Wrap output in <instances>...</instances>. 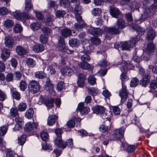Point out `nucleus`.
<instances>
[{
  "mask_svg": "<svg viewBox=\"0 0 157 157\" xmlns=\"http://www.w3.org/2000/svg\"><path fill=\"white\" fill-rule=\"evenodd\" d=\"M13 15L16 19L18 20L28 19L29 17V14L28 13H21L19 11H16L14 12Z\"/></svg>",
  "mask_w": 157,
  "mask_h": 157,
  "instance_id": "obj_7",
  "label": "nucleus"
},
{
  "mask_svg": "<svg viewBox=\"0 0 157 157\" xmlns=\"http://www.w3.org/2000/svg\"><path fill=\"white\" fill-rule=\"evenodd\" d=\"M41 30L42 33L46 36H49L52 33V30L47 27L43 28Z\"/></svg>",
  "mask_w": 157,
  "mask_h": 157,
  "instance_id": "obj_31",
  "label": "nucleus"
},
{
  "mask_svg": "<svg viewBox=\"0 0 157 157\" xmlns=\"http://www.w3.org/2000/svg\"><path fill=\"white\" fill-rule=\"evenodd\" d=\"M7 128L6 126L0 127V136H4L7 132Z\"/></svg>",
  "mask_w": 157,
  "mask_h": 157,
  "instance_id": "obj_55",
  "label": "nucleus"
},
{
  "mask_svg": "<svg viewBox=\"0 0 157 157\" xmlns=\"http://www.w3.org/2000/svg\"><path fill=\"white\" fill-rule=\"evenodd\" d=\"M11 95L13 98L17 100H19L21 98V94L17 91L13 90L11 91Z\"/></svg>",
  "mask_w": 157,
  "mask_h": 157,
  "instance_id": "obj_37",
  "label": "nucleus"
},
{
  "mask_svg": "<svg viewBox=\"0 0 157 157\" xmlns=\"http://www.w3.org/2000/svg\"><path fill=\"white\" fill-rule=\"evenodd\" d=\"M88 81L90 85H93L96 83V78L94 75H91L88 78Z\"/></svg>",
  "mask_w": 157,
  "mask_h": 157,
  "instance_id": "obj_40",
  "label": "nucleus"
},
{
  "mask_svg": "<svg viewBox=\"0 0 157 157\" xmlns=\"http://www.w3.org/2000/svg\"><path fill=\"white\" fill-rule=\"evenodd\" d=\"M18 111V109L16 108H12L10 109V116L13 118L18 116L19 115Z\"/></svg>",
  "mask_w": 157,
  "mask_h": 157,
  "instance_id": "obj_34",
  "label": "nucleus"
},
{
  "mask_svg": "<svg viewBox=\"0 0 157 157\" xmlns=\"http://www.w3.org/2000/svg\"><path fill=\"white\" fill-rule=\"evenodd\" d=\"M33 9V5L31 0H25V9L26 11Z\"/></svg>",
  "mask_w": 157,
  "mask_h": 157,
  "instance_id": "obj_33",
  "label": "nucleus"
},
{
  "mask_svg": "<svg viewBox=\"0 0 157 157\" xmlns=\"http://www.w3.org/2000/svg\"><path fill=\"white\" fill-rule=\"evenodd\" d=\"M55 66L53 65H49L48 67L47 70L49 71L50 72L51 74H54L56 73V71L55 69Z\"/></svg>",
  "mask_w": 157,
  "mask_h": 157,
  "instance_id": "obj_60",
  "label": "nucleus"
},
{
  "mask_svg": "<svg viewBox=\"0 0 157 157\" xmlns=\"http://www.w3.org/2000/svg\"><path fill=\"white\" fill-rule=\"evenodd\" d=\"M44 46L42 44H36L33 47V50L36 53L41 52L44 50Z\"/></svg>",
  "mask_w": 157,
  "mask_h": 157,
  "instance_id": "obj_23",
  "label": "nucleus"
},
{
  "mask_svg": "<svg viewBox=\"0 0 157 157\" xmlns=\"http://www.w3.org/2000/svg\"><path fill=\"white\" fill-rule=\"evenodd\" d=\"M66 14V12L63 10H57L56 12V17L58 18L63 17Z\"/></svg>",
  "mask_w": 157,
  "mask_h": 157,
  "instance_id": "obj_53",
  "label": "nucleus"
},
{
  "mask_svg": "<svg viewBox=\"0 0 157 157\" xmlns=\"http://www.w3.org/2000/svg\"><path fill=\"white\" fill-rule=\"evenodd\" d=\"M70 45L72 47H77L79 45V40L76 38L71 39L69 42Z\"/></svg>",
  "mask_w": 157,
  "mask_h": 157,
  "instance_id": "obj_30",
  "label": "nucleus"
},
{
  "mask_svg": "<svg viewBox=\"0 0 157 157\" xmlns=\"http://www.w3.org/2000/svg\"><path fill=\"white\" fill-rule=\"evenodd\" d=\"M4 44L6 47L11 48L14 45V40L13 38L10 36L6 37L5 39Z\"/></svg>",
  "mask_w": 157,
  "mask_h": 157,
  "instance_id": "obj_17",
  "label": "nucleus"
},
{
  "mask_svg": "<svg viewBox=\"0 0 157 157\" xmlns=\"http://www.w3.org/2000/svg\"><path fill=\"white\" fill-rule=\"evenodd\" d=\"M121 70L122 72V73L121 75V79L122 81V83H124V82L128 80L129 79L127 75V73L124 72L125 71L124 67L122 66L121 68Z\"/></svg>",
  "mask_w": 157,
  "mask_h": 157,
  "instance_id": "obj_24",
  "label": "nucleus"
},
{
  "mask_svg": "<svg viewBox=\"0 0 157 157\" xmlns=\"http://www.w3.org/2000/svg\"><path fill=\"white\" fill-rule=\"evenodd\" d=\"M36 128V126L34 123L29 122L25 125V131L27 132L31 131Z\"/></svg>",
  "mask_w": 157,
  "mask_h": 157,
  "instance_id": "obj_22",
  "label": "nucleus"
},
{
  "mask_svg": "<svg viewBox=\"0 0 157 157\" xmlns=\"http://www.w3.org/2000/svg\"><path fill=\"white\" fill-rule=\"evenodd\" d=\"M58 45L57 48L59 51L63 52L66 50V47L65 45L64 39L61 36H60L58 39Z\"/></svg>",
  "mask_w": 157,
  "mask_h": 157,
  "instance_id": "obj_12",
  "label": "nucleus"
},
{
  "mask_svg": "<svg viewBox=\"0 0 157 157\" xmlns=\"http://www.w3.org/2000/svg\"><path fill=\"white\" fill-rule=\"evenodd\" d=\"M27 84L26 82L24 80H21L19 84L20 89L22 91H24L27 88Z\"/></svg>",
  "mask_w": 157,
  "mask_h": 157,
  "instance_id": "obj_44",
  "label": "nucleus"
},
{
  "mask_svg": "<svg viewBox=\"0 0 157 157\" xmlns=\"http://www.w3.org/2000/svg\"><path fill=\"white\" fill-rule=\"evenodd\" d=\"M73 12L75 15L81 14L82 12L81 6L78 4L76 5L75 7Z\"/></svg>",
  "mask_w": 157,
  "mask_h": 157,
  "instance_id": "obj_41",
  "label": "nucleus"
},
{
  "mask_svg": "<svg viewBox=\"0 0 157 157\" xmlns=\"http://www.w3.org/2000/svg\"><path fill=\"white\" fill-rule=\"evenodd\" d=\"M87 91L88 94L94 97L97 95L98 93V89L96 88H87Z\"/></svg>",
  "mask_w": 157,
  "mask_h": 157,
  "instance_id": "obj_29",
  "label": "nucleus"
},
{
  "mask_svg": "<svg viewBox=\"0 0 157 157\" xmlns=\"http://www.w3.org/2000/svg\"><path fill=\"white\" fill-rule=\"evenodd\" d=\"M10 50L8 49H4L2 52L1 58L3 60L5 61L10 56Z\"/></svg>",
  "mask_w": 157,
  "mask_h": 157,
  "instance_id": "obj_26",
  "label": "nucleus"
},
{
  "mask_svg": "<svg viewBox=\"0 0 157 157\" xmlns=\"http://www.w3.org/2000/svg\"><path fill=\"white\" fill-rule=\"evenodd\" d=\"M122 89L119 92V95L121 97V102L124 103L126 101L129 93L124 83H122Z\"/></svg>",
  "mask_w": 157,
  "mask_h": 157,
  "instance_id": "obj_5",
  "label": "nucleus"
},
{
  "mask_svg": "<svg viewBox=\"0 0 157 157\" xmlns=\"http://www.w3.org/2000/svg\"><path fill=\"white\" fill-rule=\"evenodd\" d=\"M28 88L31 93L35 94L39 91L40 85L39 82L35 80H31L29 84Z\"/></svg>",
  "mask_w": 157,
  "mask_h": 157,
  "instance_id": "obj_4",
  "label": "nucleus"
},
{
  "mask_svg": "<svg viewBox=\"0 0 157 157\" xmlns=\"http://www.w3.org/2000/svg\"><path fill=\"white\" fill-rule=\"evenodd\" d=\"M26 63L28 66L32 68L35 67L36 64V61L31 58H27Z\"/></svg>",
  "mask_w": 157,
  "mask_h": 157,
  "instance_id": "obj_32",
  "label": "nucleus"
},
{
  "mask_svg": "<svg viewBox=\"0 0 157 157\" xmlns=\"http://www.w3.org/2000/svg\"><path fill=\"white\" fill-rule=\"evenodd\" d=\"M101 13V9L98 8H94L92 10V13L95 16L99 15Z\"/></svg>",
  "mask_w": 157,
  "mask_h": 157,
  "instance_id": "obj_51",
  "label": "nucleus"
},
{
  "mask_svg": "<svg viewBox=\"0 0 157 157\" xmlns=\"http://www.w3.org/2000/svg\"><path fill=\"white\" fill-rule=\"evenodd\" d=\"M61 72L63 75L71 76L73 74V71L70 67H65L61 69Z\"/></svg>",
  "mask_w": 157,
  "mask_h": 157,
  "instance_id": "obj_13",
  "label": "nucleus"
},
{
  "mask_svg": "<svg viewBox=\"0 0 157 157\" xmlns=\"http://www.w3.org/2000/svg\"><path fill=\"white\" fill-rule=\"evenodd\" d=\"M149 88L151 90H149L150 92H152V90H155L157 88V82L155 80L151 81L150 83Z\"/></svg>",
  "mask_w": 157,
  "mask_h": 157,
  "instance_id": "obj_38",
  "label": "nucleus"
},
{
  "mask_svg": "<svg viewBox=\"0 0 157 157\" xmlns=\"http://www.w3.org/2000/svg\"><path fill=\"white\" fill-rule=\"evenodd\" d=\"M77 109L82 115H86L90 111V109L89 107L84 106V103L83 102L79 104Z\"/></svg>",
  "mask_w": 157,
  "mask_h": 157,
  "instance_id": "obj_10",
  "label": "nucleus"
},
{
  "mask_svg": "<svg viewBox=\"0 0 157 157\" xmlns=\"http://www.w3.org/2000/svg\"><path fill=\"white\" fill-rule=\"evenodd\" d=\"M16 51L18 55L21 56H23L28 53L27 49L20 45L16 47Z\"/></svg>",
  "mask_w": 157,
  "mask_h": 157,
  "instance_id": "obj_19",
  "label": "nucleus"
},
{
  "mask_svg": "<svg viewBox=\"0 0 157 157\" xmlns=\"http://www.w3.org/2000/svg\"><path fill=\"white\" fill-rule=\"evenodd\" d=\"M62 151L59 150L57 149H55L52 153V155L54 156V155H55L56 156L55 157H58L61 154Z\"/></svg>",
  "mask_w": 157,
  "mask_h": 157,
  "instance_id": "obj_62",
  "label": "nucleus"
},
{
  "mask_svg": "<svg viewBox=\"0 0 157 157\" xmlns=\"http://www.w3.org/2000/svg\"><path fill=\"white\" fill-rule=\"evenodd\" d=\"M54 142L57 147L62 149L66 147V142L62 140V137H56L55 140Z\"/></svg>",
  "mask_w": 157,
  "mask_h": 157,
  "instance_id": "obj_11",
  "label": "nucleus"
},
{
  "mask_svg": "<svg viewBox=\"0 0 157 157\" xmlns=\"http://www.w3.org/2000/svg\"><path fill=\"white\" fill-rule=\"evenodd\" d=\"M31 29L34 31L37 30L40 28V25L38 23L35 22L31 24L30 25Z\"/></svg>",
  "mask_w": 157,
  "mask_h": 157,
  "instance_id": "obj_45",
  "label": "nucleus"
},
{
  "mask_svg": "<svg viewBox=\"0 0 157 157\" xmlns=\"http://www.w3.org/2000/svg\"><path fill=\"white\" fill-rule=\"evenodd\" d=\"M27 106V105L25 103L21 102L19 104L17 109L20 111L23 112L26 110Z\"/></svg>",
  "mask_w": 157,
  "mask_h": 157,
  "instance_id": "obj_39",
  "label": "nucleus"
},
{
  "mask_svg": "<svg viewBox=\"0 0 157 157\" xmlns=\"http://www.w3.org/2000/svg\"><path fill=\"white\" fill-rule=\"evenodd\" d=\"M86 76L82 74L79 73L78 75L77 84L80 87H83L85 86Z\"/></svg>",
  "mask_w": 157,
  "mask_h": 157,
  "instance_id": "obj_8",
  "label": "nucleus"
},
{
  "mask_svg": "<svg viewBox=\"0 0 157 157\" xmlns=\"http://www.w3.org/2000/svg\"><path fill=\"white\" fill-rule=\"evenodd\" d=\"M13 24L14 23L12 20L8 19L4 21V25L6 27L10 28L12 27Z\"/></svg>",
  "mask_w": 157,
  "mask_h": 157,
  "instance_id": "obj_43",
  "label": "nucleus"
},
{
  "mask_svg": "<svg viewBox=\"0 0 157 157\" xmlns=\"http://www.w3.org/2000/svg\"><path fill=\"white\" fill-rule=\"evenodd\" d=\"M92 43L96 45H98L101 43L100 39L97 37H93L90 39Z\"/></svg>",
  "mask_w": 157,
  "mask_h": 157,
  "instance_id": "obj_46",
  "label": "nucleus"
},
{
  "mask_svg": "<svg viewBox=\"0 0 157 157\" xmlns=\"http://www.w3.org/2000/svg\"><path fill=\"white\" fill-rule=\"evenodd\" d=\"M136 148V147L135 145H130L127 147V151L129 153L134 152Z\"/></svg>",
  "mask_w": 157,
  "mask_h": 157,
  "instance_id": "obj_58",
  "label": "nucleus"
},
{
  "mask_svg": "<svg viewBox=\"0 0 157 157\" xmlns=\"http://www.w3.org/2000/svg\"><path fill=\"white\" fill-rule=\"evenodd\" d=\"M46 74L43 71H38L34 73L35 77L38 79H43L44 78H46Z\"/></svg>",
  "mask_w": 157,
  "mask_h": 157,
  "instance_id": "obj_27",
  "label": "nucleus"
},
{
  "mask_svg": "<svg viewBox=\"0 0 157 157\" xmlns=\"http://www.w3.org/2000/svg\"><path fill=\"white\" fill-rule=\"evenodd\" d=\"M125 131L123 127L114 130L113 133L110 135L109 139L111 140H119L122 138Z\"/></svg>",
  "mask_w": 157,
  "mask_h": 157,
  "instance_id": "obj_2",
  "label": "nucleus"
},
{
  "mask_svg": "<svg viewBox=\"0 0 157 157\" xmlns=\"http://www.w3.org/2000/svg\"><path fill=\"white\" fill-rule=\"evenodd\" d=\"M139 83V80L136 78H133L130 82V86L131 87L136 86Z\"/></svg>",
  "mask_w": 157,
  "mask_h": 157,
  "instance_id": "obj_42",
  "label": "nucleus"
},
{
  "mask_svg": "<svg viewBox=\"0 0 157 157\" xmlns=\"http://www.w3.org/2000/svg\"><path fill=\"white\" fill-rule=\"evenodd\" d=\"M60 5L64 6L65 7H68L70 6V2L69 0H60Z\"/></svg>",
  "mask_w": 157,
  "mask_h": 157,
  "instance_id": "obj_48",
  "label": "nucleus"
},
{
  "mask_svg": "<svg viewBox=\"0 0 157 157\" xmlns=\"http://www.w3.org/2000/svg\"><path fill=\"white\" fill-rule=\"evenodd\" d=\"M40 136L41 139L45 141H46L48 139V134L46 132H42L40 134Z\"/></svg>",
  "mask_w": 157,
  "mask_h": 157,
  "instance_id": "obj_52",
  "label": "nucleus"
},
{
  "mask_svg": "<svg viewBox=\"0 0 157 157\" xmlns=\"http://www.w3.org/2000/svg\"><path fill=\"white\" fill-rule=\"evenodd\" d=\"M14 31L16 33H19L22 31V28L21 26L18 24H16L13 28Z\"/></svg>",
  "mask_w": 157,
  "mask_h": 157,
  "instance_id": "obj_50",
  "label": "nucleus"
},
{
  "mask_svg": "<svg viewBox=\"0 0 157 157\" xmlns=\"http://www.w3.org/2000/svg\"><path fill=\"white\" fill-rule=\"evenodd\" d=\"M34 114V110L33 109L29 108L25 112V117L28 119H31L33 117Z\"/></svg>",
  "mask_w": 157,
  "mask_h": 157,
  "instance_id": "obj_36",
  "label": "nucleus"
},
{
  "mask_svg": "<svg viewBox=\"0 0 157 157\" xmlns=\"http://www.w3.org/2000/svg\"><path fill=\"white\" fill-rule=\"evenodd\" d=\"M100 130L102 132H105L109 131L108 127L104 124H102L99 128Z\"/></svg>",
  "mask_w": 157,
  "mask_h": 157,
  "instance_id": "obj_61",
  "label": "nucleus"
},
{
  "mask_svg": "<svg viewBox=\"0 0 157 157\" xmlns=\"http://www.w3.org/2000/svg\"><path fill=\"white\" fill-rule=\"evenodd\" d=\"M13 75L12 73L10 72L8 73L5 77V79L7 82L13 81Z\"/></svg>",
  "mask_w": 157,
  "mask_h": 157,
  "instance_id": "obj_54",
  "label": "nucleus"
},
{
  "mask_svg": "<svg viewBox=\"0 0 157 157\" xmlns=\"http://www.w3.org/2000/svg\"><path fill=\"white\" fill-rule=\"evenodd\" d=\"M54 101V99L53 98L50 97L45 100L44 103L47 106L52 107Z\"/></svg>",
  "mask_w": 157,
  "mask_h": 157,
  "instance_id": "obj_35",
  "label": "nucleus"
},
{
  "mask_svg": "<svg viewBox=\"0 0 157 157\" xmlns=\"http://www.w3.org/2000/svg\"><path fill=\"white\" fill-rule=\"evenodd\" d=\"M8 12V10L5 7L0 8V14L2 15H6Z\"/></svg>",
  "mask_w": 157,
  "mask_h": 157,
  "instance_id": "obj_63",
  "label": "nucleus"
},
{
  "mask_svg": "<svg viewBox=\"0 0 157 157\" xmlns=\"http://www.w3.org/2000/svg\"><path fill=\"white\" fill-rule=\"evenodd\" d=\"M6 98L7 96L6 93L0 89V101H3Z\"/></svg>",
  "mask_w": 157,
  "mask_h": 157,
  "instance_id": "obj_57",
  "label": "nucleus"
},
{
  "mask_svg": "<svg viewBox=\"0 0 157 157\" xmlns=\"http://www.w3.org/2000/svg\"><path fill=\"white\" fill-rule=\"evenodd\" d=\"M27 135L25 134H22L20 137L17 139L18 143L20 145L23 146L26 140Z\"/></svg>",
  "mask_w": 157,
  "mask_h": 157,
  "instance_id": "obj_28",
  "label": "nucleus"
},
{
  "mask_svg": "<svg viewBox=\"0 0 157 157\" xmlns=\"http://www.w3.org/2000/svg\"><path fill=\"white\" fill-rule=\"evenodd\" d=\"M112 110L115 115H118L120 114L121 110L118 106H112Z\"/></svg>",
  "mask_w": 157,
  "mask_h": 157,
  "instance_id": "obj_47",
  "label": "nucleus"
},
{
  "mask_svg": "<svg viewBox=\"0 0 157 157\" xmlns=\"http://www.w3.org/2000/svg\"><path fill=\"white\" fill-rule=\"evenodd\" d=\"M110 12L112 17L116 18H117L121 13L119 9L116 7L111 8Z\"/></svg>",
  "mask_w": 157,
  "mask_h": 157,
  "instance_id": "obj_20",
  "label": "nucleus"
},
{
  "mask_svg": "<svg viewBox=\"0 0 157 157\" xmlns=\"http://www.w3.org/2000/svg\"><path fill=\"white\" fill-rule=\"evenodd\" d=\"M18 155L12 151H9L6 153V157H17Z\"/></svg>",
  "mask_w": 157,
  "mask_h": 157,
  "instance_id": "obj_64",
  "label": "nucleus"
},
{
  "mask_svg": "<svg viewBox=\"0 0 157 157\" xmlns=\"http://www.w3.org/2000/svg\"><path fill=\"white\" fill-rule=\"evenodd\" d=\"M105 28V27L104 28ZM89 32L90 34L93 35H95L97 36H101L104 33H106L105 37L106 39L108 40H109L111 38V36H110L109 35H108V37L107 38H106V36L107 35V34L105 32L104 29H103V30H102L101 29L98 28H95L92 27H90L89 29Z\"/></svg>",
  "mask_w": 157,
  "mask_h": 157,
  "instance_id": "obj_6",
  "label": "nucleus"
},
{
  "mask_svg": "<svg viewBox=\"0 0 157 157\" xmlns=\"http://www.w3.org/2000/svg\"><path fill=\"white\" fill-rule=\"evenodd\" d=\"M157 11V0H155L154 3L145 11L144 16L145 18L150 17Z\"/></svg>",
  "mask_w": 157,
  "mask_h": 157,
  "instance_id": "obj_3",
  "label": "nucleus"
},
{
  "mask_svg": "<svg viewBox=\"0 0 157 157\" xmlns=\"http://www.w3.org/2000/svg\"><path fill=\"white\" fill-rule=\"evenodd\" d=\"M78 66L82 68L85 70H90L93 68V67L87 62H81L79 63Z\"/></svg>",
  "mask_w": 157,
  "mask_h": 157,
  "instance_id": "obj_21",
  "label": "nucleus"
},
{
  "mask_svg": "<svg viewBox=\"0 0 157 157\" xmlns=\"http://www.w3.org/2000/svg\"><path fill=\"white\" fill-rule=\"evenodd\" d=\"M65 86V85L64 82L61 81L58 83L57 84V88L58 90L61 91L64 88Z\"/></svg>",
  "mask_w": 157,
  "mask_h": 157,
  "instance_id": "obj_56",
  "label": "nucleus"
},
{
  "mask_svg": "<svg viewBox=\"0 0 157 157\" xmlns=\"http://www.w3.org/2000/svg\"><path fill=\"white\" fill-rule=\"evenodd\" d=\"M81 59L82 61V62H87L90 61V57L86 54L82 55Z\"/></svg>",
  "mask_w": 157,
  "mask_h": 157,
  "instance_id": "obj_59",
  "label": "nucleus"
},
{
  "mask_svg": "<svg viewBox=\"0 0 157 157\" xmlns=\"http://www.w3.org/2000/svg\"><path fill=\"white\" fill-rule=\"evenodd\" d=\"M151 76L149 75H145L140 81V84L143 87H146L149 83Z\"/></svg>",
  "mask_w": 157,
  "mask_h": 157,
  "instance_id": "obj_15",
  "label": "nucleus"
},
{
  "mask_svg": "<svg viewBox=\"0 0 157 157\" xmlns=\"http://www.w3.org/2000/svg\"><path fill=\"white\" fill-rule=\"evenodd\" d=\"M58 118L55 115H50L47 119V124L49 126H52L55 123Z\"/></svg>",
  "mask_w": 157,
  "mask_h": 157,
  "instance_id": "obj_18",
  "label": "nucleus"
},
{
  "mask_svg": "<svg viewBox=\"0 0 157 157\" xmlns=\"http://www.w3.org/2000/svg\"><path fill=\"white\" fill-rule=\"evenodd\" d=\"M122 48L123 50H128L129 49L131 46L127 42H125L121 43Z\"/></svg>",
  "mask_w": 157,
  "mask_h": 157,
  "instance_id": "obj_49",
  "label": "nucleus"
},
{
  "mask_svg": "<svg viewBox=\"0 0 157 157\" xmlns=\"http://www.w3.org/2000/svg\"><path fill=\"white\" fill-rule=\"evenodd\" d=\"M126 26L125 21L121 18L118 19L115 26L104 28V31L107 34L106 38L108 37V35L112 36L120 34L121 32L120 30L124 29Z\"/></svg>",
  "mask_w": 157,
  "mask_h": 157,
  "instance_id": "obj_1",
  "label": "nucleus"
},
{
  "mask_svg": "<svg viewBox=\"0 0 157 157\" xmlns=\"http://www.w3.org/2000/svg\"><path fill=\"white\" fill-rule=\"evenodd\" d=\"M93 110L95 113L99 115H102L105 112V109L103 106L96 105L93 107Z\"/></svg>",
  "mask_w": 157,
  "mask_h": 157,
  "instance_id": "obj_14",
  "label": "nucleus"
},
{
  "mask_svg": "<svg viewBox=\"0 0 157 157\" xmlns=\"http://www.w3.org/2000/svg\"><path fill=\"white\" fill-rule=\"evenodd\" d=\"M60 33L62 37L66 38L72 35V30L67 27L60 29Z\"/></svg>",
  "mask_w": 157,
  "mask_h": 157,
  "instance_id": "obj_9",
  "label": "nucleus"
},
{
  "mask_svg": "<svg viewBox=\"0 0 157 157\" xmlns=\"http://www.w3.org/2000/svg\"><path fill=\"white\" fill-rule=\"evenodd\" d=\"M155 49V46L152 43H148L147 45L146 52L148 54H151L154 52Z\"/></svg>",
  "mask_w": 157,
  "mask_h": 157,
  "instance_id": "obj_25",
  "label": "nucleus"
},
{
  "mask_svg": "<svg viewBox=\"0 0 157 157\" xmlns=\"http://www.w3.org/2000/svg\"><path fill=\"white\" fill-rule=\"evenodd\" d=\"M156 36V33L151 27L147 29V38L149 40H153Z\"/></svg>",
  "mask_w": 157,
  "mask_h": 157,
  "instance_id": "obj_16",
  "label": "nucleus"
}]
</instances>
